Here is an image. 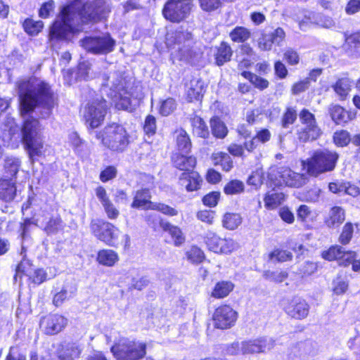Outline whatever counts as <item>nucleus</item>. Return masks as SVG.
<instances>
[{
    "label": "nucleus",
    "instance_id": "1",
    "mask_svg": "<svg viewBox=\"0 0 360 360\" xmlns=\"http://www.w3.org/2000/svg\"><path fill=\"white\" fill-rule=\"evenodd\" d=\"M20 111L24 120L21 128V141L30 158L41 156L45 152L42 128L38 120L30 117L37 105L43 108L41 117H49L56 105V98L47 83L37 78L20 81L18 84Z\"/></svg>",
    "mask_w": 360,
    "mask_h": 360
},
{
    "label": "nucleus",
    "instance_id": "2",
    "mask_svg": "<svg viewBox=\"0 0 360 360\" xmlns=\"http://www.w3.org/2000/svg\"><path fill=\"white\" fill-rule=\"evenodd\" d=\"M110 12V5L105 0L83 3L75 0L64 6L50 29L49 40L65 39L68 35L81 22H97Z\"/></svg>",
    "mask_w": 360,
    "mask_h": 360
},
{
    "label": "nucleus",
    "instance_id": "3",
    "mask_svg": "<svg viewBox=\"0 0 360 360\" xmlns=\"http://www.w3.org/2000/svg\"><path fill=\"white\" fill-rule=\"evenodd\" d=\"M104 85L109 87L108 96L119 110L131 111L143 98L140 87L132 86L131 79L120 72L111 73Z\"/></svg>",
    "mask_w": 360,
    "mask_h": 360
},
{
    "label": "nucleus",
    "instance_id": "4",
    "mask_svg": "<svg viewBox=\"0 0 360 360\" xmlns=\"http://www.w3.org/2000/svg\"><path fill=\"white\" fill-rule=\"evenodd\" d=\"M94 134L103 146L114 152H123L129 144V133L123 125L118 123L109 124L102 131Z\"/></svg>",
    "mask_w": 360,
    "mask_h": 360
},
{
    "label": "nucleus",
    "instance_id": "5",
    "mask_svg": "<svg viewBox=\"0 0 360 360\" xmlns=\"http://www.w3.org/2000/svg\"><path fill=\"white\" fill-rule=\"evenodd\" d=\"M339 155L334 150L319 149L314 152L311 158L303 162L307 172L314 176L329 172L336 167Z\"/></svg>",
    "mask_w": 360,
    "mask_h": 360
},
{
    "label": "nucleus",
    "instance_id": "6",
    "mask_svg": "<svg viewBox=\"0 0 360 360\" xmlns=\"http://www.w3.org/2000/svg\"><path fill=\"white\" fill-rule=\"evenodd\" d=\"M146 344L122 338L110 350L117 360H139L146 354Z\"/></svg>",
    "mask_w": 360,
    "mask_h": 360
},
{
    "label": "nucleus",
    "instance_id": "7",
    "mask_svg": "<svg viewBox=\"0 0 360 360\" xmlns=\"http://www.w3.org/2000/svg\"><path fill=\"white\" fill-rule=\"evenodd\" d=\"M91 233L101 241L115 247L119 243L120 230L112 224L103 219H94L90 224Z\"/></svg>",
    "mask_w": 360,
    "mask_h": 360
},
{
    "label": "nucleus",
    "instance_id": "8",
    "mask_svg": "<svg viewBox=\"0 0 360 360\" xmlns=\"http://www.w3.org/2000/svg\"><path fill=\"white\" fill-rule=\"evenodd\" d=\"M269 178L276 186L285 185L298 188L306 182L304 175L295 172L287 167L271 168Z\"/></svg>",
    "mask_w": 360,
    "mask_h": 360
},
{
    "label": "nucleus",
    "instance_id": "9",
    "mask_svg": "<svg viewBox=\"0 0 360 360\" xmlns=\"http://www.w3.org/2000/svg\"><path fill=\"white\" fill-rule=\"evenodd\" d=\"M107 110V102L103 98H96L89 102L83 112L86 123L91 129L99 127L104 120Z\"/></svg>",
    "mask_w": 360,
    "mask_h": 360
},
{
    "label": "nucleus",
    "instance_id": "10",
    "mask_svg": "<svg viewBox=\"0 0 360 360\" xmlns=\"http://www.w3.org/2000/svg\"><path fill=\"white\" fill-rule=\"evenodd\" d=\"M193 0H169L165 5L164 17L173 22H179L189 15Z\"/></svg>",
    "mask_w": 360,
    "mask_h": 360
},
{
    "label": "nucleus",
    "instance_id": "11",
    "mask_svg": "<svg viewBox=\"0 0 360 360\" xmlns=\"http://www.w3.org/2000/svg\"><path fill=\"white\" fill-rule=\"evenodd\" d=\"M82 46L89 52L106 54L113 51L115 41L108 33L87 37L81 41Z\"/></svg>",
    "mask_w": 360,
    "mask_h": 360
},
{
    "label": "nucleus",
    "instance_id": "12",
    "mask_svg": "<svg viewBox=\"0 0 360 360\" xmlns=\"http://www.w3.org/2000/svg\"><path fill=\"white\" fill-rule=\"evenodd\" d=\"M300 120L302 127L299 131V139L303 141H313L318 139L321 134L314 115L307 109H303L300 112Z\"/></svg>",
    "mask_w": 360,
    "mask_h": 360
},
{
    "label": "nucleus",
    "instance_id": "13",
    "mask_svg": "<svg viewBox=\"0 0 360 360\" xmlns=\"http://www.w3.org/2000/svg\"><path fill=\"white\" fill-rule=\"evenodd\" d=\"M281 306L289 316L296 319L306 318L309 311V306L307 302L298 297L284 299L281 302Z\"/></svg>",
    "mask_w": 360,
    "mask_h": 360
},
{
    "label": "nucleus",
    "instance_id": "14",
    "mask_svg": "<svg viewBox=\"0 0 360 360\" xmlns=\"http://www.w3.org/2000/svg\"><path fill=\"white\" fill-rule=\"evenodd\" d=\"M237 317V312L230 306H220L215 309L213 314L214 326L222 330L230 328L235 324Z\"/></svg>",
    "mask_w": 360,
    "mask_h": 360
},
{
    "label": "nucleus",
    "instance_id": "15",
    "mask_svg": "<svg viewBox=\"0 0 360 360\" xmlns=\"http://www.w3.org/2000/svg\"><path fill=\"white\" fill-rule=\"evenodd\" d=\"M274 340L266 337L242 341V354L266 353L274 348Z\"/></svg>",
    "mask_w": 360,
    "mask_h": 360
},
{
    "label": "nucleus",
    "instance_id": "16",
    "mask_svg": "<svg viewBox=\"0 0 360 360\" xmlns=\"http://www.w3.org/2000/svg\"><path fill=\"white\" fill-rule=\"evenodd\" d=\"M68 323V320L59 314H49L40 321V326L46 334L54 335L60 332Z\"/></svg>",
    "mask_w": 360,
    "mask_h": 360
},
{
    "label": "nucleus",
    "instance_id": "17",
    "mask_svg": "<svg viewBox=\"0 0 360 360\" xmlns=\"http://www.w3.org/2000/svg\"><path fill=\"white\" fill-rule=\"evenodd\" d=\"M96 195L102 205L107 217L110 219H116L120 215V211L110 199L106 190L102 186L96 188Z\"/></svg>",
    "mask_w": 360,
    "mask_h": 360
},
{
    "label": "nucleus",
    "instance_id": "18",
    "mask_svg": "<svg viewBox=\"0 0 360 360\" xmlns=\"http://www.w3.org/2000/svg\"><path fill=\"white\" fill-rule=\"evenodd\" d=\"M202 179L197 172L193 171L183 172L179 176V184L188 191H196L200 188Z\"/></svg>",
    "mask_w": 360,
    "mask_h": 360
},
{
    "label": "nucleus",
    "instance_id": "19",
    "mask_svg": "<svg viewBox=\"0 0 360 360\" xmlns=\"http://www.w3.org/2000/svg\"><path fill=\"white\" fill-rule=\"evenodd\" d=\"M205 92L204 82L199 79H193L187 84L186 96L188 101L200 100Z\"/></svg>",
    "mask_w": 360,
    "mask_h": 360
},
{
    "label": "nucleus",
    "instance_id": "20",
    "mask_svg": "<svg viewBox=\"0 0 360 360\" xmlns=\"http://www.w3.org/2000/svg\"><path fill=\"white\" fill-rule=\"evenodd\" d=\"M328 110L332 120L337 124L347 123L355 117L354 114L345 110L339 105H330Z\"/></svg>",
    "mask_w": 360,
    "mask_h": 360
},
{
    "label": "nucleus",
    "instance_id": "21",
    "mask_svg": "<svg viewBox=\"0 0 360 360\" xmlns=\"http://www.w3.org/2000/svg\"><path fill=\"white\" fill-rule=\"evenodd\" d=\"M82 351V348L78 343L68 342L62 346L58 358L60 360H75L79 357Z\"/></svg>",
    "mask_w": 360,
    "mask_h": 360
},
{
    "label": "nucleus",
    "instance_id": "22",
    "mask_svg": "<svg viewBox=\"0 0 360 360\" xmlns=\"http://www.w3.org/2000/svg\"><path fill=\"white\" fill-rule=\"evenodd\" d=\"M172 162L175 167L184 172L193 171L196 164V160L193 156L176 153L172 156Z\"/></svg>",
    "mask_w": 360,
    "mask_h": 360
},
{
    "label": "nucleus",
    "instance_id": "23",
    "mask_svg": "<svg viewBox=\"0 0 360 360\" xmlns=\"http://www.w3.org/2000/svg\"><path fill=\"white\" fill-rule=\"evenodd\" d=\"M345 219L344 210L340 207H332L325 219V223L329 228H335L339 226Z\"/></svg>",
    "mask_w": 360,
    "mask_h": 360
},
{
    "label": "nucleus",
    "instance_id": "24",
    "mask_svg": "<svg viewBox=\"0 0 360 360\" xmlns=\"http://www.w3.org/2000/svg\"><path fill=\"white\" fill-rule=\"evenodd\" d=\"M160 225L164 231H167L171 235L176 246L181 245L184 243L185 237L180 228L165 221H161Z\"/></svg>",
    "mask_w": 360,
    "mask_h": 360
},
{
    "label": "nucleus",
    "instance_id": "25",
    "mask_svg": "<svg viewBox=\"0 0 360 360\" xmlns=\"http://www.w3.org/2000/svg\"><path fill=\"white\" fill-rule=\"evenodd\" d=\"M150 194L148 189L138 191L134 196L131 207L134 208L143 207L150 209L155 203L150 202Z\"/></svg>",
    "mask_w": 360,
    "mask_h": 360
},
{
    "label": "nucleus",
    "instance_id": "26",
    "mask_svg": "<svg viewBox=\"0 0 360 360\" xmlns=\"http://www.w3.org/2000/svg\"><path fill=\"white\" fill-rule=\"evenodd\" d=\"M346 49L354 57H360V31L354 32L346 39Z\"/></svg>",
    "mask_w": 360,
    "mask_h": 360
},
{
    "label": "nucleus",
    "instance_id": "27",
    "mask_svg": "<svg viewBox=\"0 0 360 360\" xmlns=\"http://www.w3.org/2000/svg\"><path fill=\"white\" fill-rule=\"evenodd\" d=\"M212 160L214 165H221L222 169L225 172H229L233 167L232 159L226 153L214 152L212 155Z\"/></svg>",
    "mask_w": 360,
    "mask_h": 360
},
{
    "label": "nucleus",
    "instance_id": "28",
    "mask_svg": "<svg viewBox=\"0 0 360 360\" xmlns=\"http://www.w3.org/2000/svg\"><path fill=\"white\" fill-rule=\"evenodd\" d=\"M119 260L117 253L112 250H102L98 252L97 261L99 264L112 266Z\"/></svg>",
    "mask_w": 360,
    "mask_h": 360
},
{
    "label": "nucleus",
    "instance_id": "29",
    "mask_svg": "<svg viewBox=\"0 0 360 360\" xmlns=\"http://www.w3.org/2000/svg\"><path fill=\"white\" fill-rule=\"evenodd\" d=\"M175 134L178 150L188 154L191 148V142L188 134L182 129L176 130Z\"/></svg>",
    "mask_w": 360,
    "mask_h": 360
},
{
    "label": "nucleus",
    "instance_id": "30",
    "mask_svg": "<svg viewBox=\"0 0 360 360\" xmlns=\"http://www.w3.org/2000/svg\"><path fill=\"white\" fill-rule=\"evenodd\" d=\"M352 86V82L349 79L342 78L335 82L333 86V89L340 98L344 100L351 91Z\"/></svg>",
    "mask_w": 360,
    "mask_h": 360
},
{
    "label": "nucleus",
    "instance_id": "31",
    "mask_svg": "<svg viewBox=\"0 0 360 360\" xmlns=\"http://www.w3.org/2000/svg\"><path fill=\"white\" fill-rule=\"evenodd\" d=\"M285 200V195L283 193L269 192L264 198V206L268 210H274Z\"/></svg>",
    "mask_w": 360,
    "mask_h": 360
},
{
    "label": "nucleus",
    "instance_id": "32",
    "mask_svg": "<svg viewBox=\"0 0 360 360\" xmlns=\"http://www.w3.org/2000/svg\"><path fill=\"white\" fill-rule=\"evenodd\" d=\"M16 189L14 183L8 180L0 182V199L5 201L12 200L15 195Z\"/></svg>",
    "mask_w": 360,
    "mask_h": 360
},
{
    "label": "nucleus",
    "instance_id": "33",
    "mask_svg": "<svg viewBox=\"0 0 360 360\" xmlns=\"http://www.w3.org/2000/svg\"><path fill=\"white\" fill-rule=\"evenodd\" d=\"M193 127V132L197 136L206 139L209 136V129L204 120L198 116L194 117L191 120Z\"/></svg>",
    "mask_w": 360,
    "mask_h": 360
},
{
    "label": "nucleus",
    "instance_id": "34",
    "mask_svg": "<svg viewBox=\"0 0 360 360\" xmlns=\"http://www.w3.org/2000/svg\"><path fill=\"white\" fill-rule=\"evenodd\" d=\"M242 223V217L238 213L227 212L223 216L222 225L228 230H235Z\"/></svg>",
    "mask_w": 360,
    "mask_h": 360
},
{
    "label": "nucleus",
    "instance_id": "35",
    "mask_svg": "<svg viewBox=\"0 0 360 360\" xmlns=\"http://www.w3.org/2000/svg\"><path fill=\"white\" fill-rule=\"evenodd\" d=\"M210 127L213 136L217 139H224L227 135V127L219 117L210 120Z\"/></svg>",
    "mask_w": 360,
    "mask_h": 360
},
{
    "label": "nucleus",
    "instance_id": "36",
    "mask_svg": "<svg viewBox=\"0 0 360 360\" xmlns=\"http://www.w3.org/2000/svg\"><path fill=\"white\" fill-rule=\"evenodd\" d=\"M221 240V238L211 231H208L204 236V241L207 248L215 253L220 252Z\"/></svg>",
    "mask_w": 360,
    "mask_h": 360
},
{
    "label": "nucleus",
    "instance_id": "37",
    "mask_svg": "<svg viewBox=\"0 0 360 360\" xmlns=\"http://www.w3.org/2000/svg\"><path fill=\"white\" fill-rule=\"evenodd\" d=\"M232 56V50L231 46L222 42L218 48L217 53L216 56V63L218 65H222L225 63L229 61Z\"/></svg>",
    "mask_w": 360,
    "mask_h": 360
},
{
    "label": "nucleus",
    "instance_id": "38",
    "mask_svg": "<svg viewBox=\"0 0 360 360\" xmlns=\"http://www.w3.org/2000/svg\"><path fill=\"white\" fill-rule=\"evenodd\" d=\"M233 287L234 285L231 282H219L215 285L212 295L216 298H224L233 290Z\"/></svg>",
    "mask_w": 360,
    "mask_h": 360
},
{
    "label": "nucleus",
    "instance_id": "39",
    "mask_svg": "<svg viewBox=\"0 0 360 360\" xmlns=\"http://www.w3.org/2000/svg\"><path fill=\"white\" fill-rule=\"evenodd\" d=\"M234 42H244L250 37V32L244 27H236L229 34Z\"/></svg>",
    "mask_w": 360,
    "mask_h": 360
},
{
    "label": "nucleus",
    "instance_id": "40",
    "mask_svg": "<svg viewBox=\"0 0 360 360\" xmlns=\"http://www.w3.org/2000/svg\"><path fill=\"white\" fill-rule=\"evenodd\" d=\"M344 249L340 245H333L322 252V257L328 261L338 260L340 262Z\"/></svg>",
    "mask_w": 360,
    "mask_h": 360
},
{
    "label": "nucleus",
    "instance_id": "41",
    "mask_svg": "<svg viewBox=\"0 0 360 360\" xmlns=\"http://www.w3.org/2000/svg\"><path fill=\"white\" fill-rule=\"evenodd\" d=\"M42 21H34L32 19H26L23 23L25 31L30 35H37L43 28Z\"/></svg>",
    "mask_w": 360,
    "mask_h": 360
},
{
    "label": "nucleus",
    "instance_id": "42",
    "mask_svg": "<svg viewBox=\"0 0 360 360\" xmlns=\"http://www.w3.org/2000/svg\"><path fill=\"white\" fill-rule=\"evenodd\" d=\"M243 76L248 79L256 88H258L261 90L264 89L268 87L269 82L262 78L256 75H254L250 72H243L242 73Z\"/></svg>",
    "mask_w": 360,
    "mask_h": 360
},
{
    "label": "nucleus",
    "instance_id": "43",
    "mask_svg": "<svg viewBox=\"0 0 360 360\" xmlns=\"http://www.w3.org/2000/svg\"><path fill=\"white\" fill-rule=\"evenodd\" d=\"M187 259L192 263H200L205 259L204 252L197 246L191 247L186 252Z\"/></svg>",
    "mask_w": 360,
    "mask_h": 360
},
{
    "label": "nucleus",
    "instance_id": "44",
    "mask_svg": "<svg viewBox=\"0 0 360 360\" xmlns=\"http://www.w3.org/2000/svg\"><path fill=\"white\" fill-rule=\"evenodd\" d=\"M62 228V220L60 217H51L46 222L44 230L47 234H53L57 233Z\"/></svg>",
    "mask_w": 360,
    "mask_h": 360
},
{
    "label": "nucleus",
    "instance_id": "45",
    "mask_svg": "<svg viewBox=\"0 0 360 360\" xmlns=\"http://www.w3.org/2000/svg\"><path fill=\"white\" fill-rule=\"evenodd\" d=\"M224 191L227 195H236L244 191V184L239 180H232L224 186Z\"/></svg>",
    "mask_w": 360,
    "mask_h": 360
},
{
    "label": "nucleus",
    "instance_id": "46",
    "mask_svg": "<svg viewBox=\"0 0 360 360\" xmlns=\"http://www.w3.org/2000/svg\"><path fill=\"white\" fill-rule=\"evenodd\" d=\"M20 166L19 159L13 157L7 158L5 160L4 167L8 174L11 176H15Z\"/></svg>",
    "mask_w": 360,
    "mask_h": 360
},
{
    "label": "nucleus",
    "instance_id": "47",
    "mask_svg": "<svg viewBox=\"0 0 360 360\" xmlns=\"http://www.w3.org/2000/svg\"><path fill=\"white\" fill-rule=\"evenodd\" d=\"M238 248V244L232 238H221L220 254H229Z\"/></svg>",
    "mask_w": 360,
    "mask_h": 360
},
{
    "label": "nucleus",
    "instance_id": "48",
    "mask_svg": "<svg viewBox=\"0 0 360 360\" xmlns=\"http://www.w3.org/2000/svg\"><path fill=\"white\" fill-rule=\"evenodd\" d=\"M264 277L272 282L281 283L287 278L288 274L283 271H266L264 274Z\"/></svg>",
    "mask_w": 360,
    "mask_h": 360
},
{
    "label": "nucleus",
    "instance_id": "49",
    "mask_svg": "<svg viewBox=\"0 0 360 360\" xmlns=\"http://www.w3.org/2000/svg\"><path fill=\"white\" fill-rule=\"evenodd\" d=\"M333 140L335 145L343 147L349 143L351 139L349 132L345 130H340L335 132Z\"/></svg>",
    "mask_w": 360,
    "mask_h": 360
},
{
    "label": "nucleus",
    "instance_id": "50",
    "mask_svg": "<svg viewBox=\"0 0 360 360\" xmlns=\"http://www.w3.org/2000/svg\"><path fill=\"white\" fill-rule=\"evenodd\" d=\"M292 257V253L287 250H275L270 255L269 258L273 261L286 262L291 260Z\"/></svg>",
    "mask_w": 360,
    "mask_h": 360
},
{
    "label": "nucleus",
    "instance_id": "51",
    "mask_svg": "<svg viewBox=\"0 0 360 360\" xmlns=\"http://www.w3.org/2000/svg\"><path fill=\"white\" fill-rule=\"evenodd\" d=\"M354 226L351 223H347L343 226L342 231L340 236L339 241L342 245L348 244L353 235Z\"/></svg>",
    "mask_w": 360,
    "mask_h": 360
},
{
    "label": "nucleus",
    "instance_id": "52",
    "mask_svg": "<svg viewBox=\"0 0 360 360\" xmlns=\"http://www.w3.org/2000/svg\"><path fill=\"white\" fill-rule=\"evenodd\" d=\"M15 271V280H17L18 276L21 277L22 274L31 276L32 268L30 262L25 259L22 260L17 266Z\"/></svg>",
    "mask_w": 360,
    "mask_h": 360
},
{
    "label": "nucleus",
    "instance_id": "53",
    "mask_svg": "<svg viewBox=\"0 0 360 360\" xmlns=\"http://www.w3.org/2000/svg\"><path fill=\"white\" fill-rule=\"evenodd\" d=\"M264 174L262 169H258L253 172L248 179V184L255 186L256 188L259 187L264 181Z\"/></svg>",
    "mask_w": 360,
    "mask_h": 360
},
{
    "label": "nucleus",
    "instance_id": "54",
    "mask_svg": "<svg viewBox=\"0 0 360 360\" xmlns=\"http://www.w3.org/2000/svg\"><path fill=\"white\" fill-rule=\"evenodd\" d=\"M176 108L175 101L172 98H167L161 103L160 113L163 116H167Z\"/></svg>",
    "mask_w": 360,
    "mask_h": 360
},
{
    "label": "nucleus",
    "instance_id": "55",
    "mask_svg": "<svg viewBox=\"0 0 360 360\" xmlns=\"http://www.w3.org/2000/svg\"><path fill=\"white\" fill-rule=\"evenodd\" d=\"M297 219L302 223H307L311 218V210L306 205H300L297 210Z\"/></svg>",
    "mask_w": 360,
    "mask_h": 360
},
{
    "label": "nucleus",
    "instance_id": "56",
    "mask_svg": "<svg viewBox=\"0 0 360 360\" xmlns=\"http://www.w3.org/2000/svg\"><path fill=\"white\" fill-rule=\"evenodd\" d=\"M150 209L158 210L165 214L172 217L176 216L178 214V211L176 210L163 203H155L150 207Z\"/></svg>",
    "mask_w": 360,
    "mask_h": 360
},
{
    "label": "nucleus",
    "instance_id": "57",
    "mask_svg": "<svg viewBox=\"0 0 360 360\" xmlns=\"http://www.w3.org/2000/svg\"><path fill=\"white\" fill-rule=\"evenodd\" d=\"M143 130L145 133L150 136L153 135L156 131V120L153 115H148L145 120Z\"/></svg>",
    "mask_w": 360,
    "mask_h": 360
},
{
    "label": "nucleus",
    "instance_id": "58",
    "mask_svg": "<svg viewBox=\"0 0 360 360\" xmlns=\"http://www.w3.org/2000/svg\"><path fill=\"white\" fill-rule=\"evenodd\" d=\"M215 212L211 210H200L197 212L196 217L198 220L207 224H212L214 219Z\"/></svg>",
    "mask_w": 360,
    "mask_h": 360
},
{
    "label": "nucleus",
    "instance_id": "59",
    "mask_svg": "<svg viewBox=\"0 0 360 360\" xmlns=\"http://www.w3.org/2000/svg\"><path fill=\"white\" fill-rule=\"evenodd\" d=\"M219 198V192H211L203 197L202 202L205 206L214 207L217 205Z\"/></svg>",
    "mask_w": 360,
    "mask_h": 360
},
{
    "label": "nucleus",
    "instance_id": "60",
    "mask_svg": "<svg viewBox=\"0 0 360 360\" xmlns=\"http://www.w3.org/2000/svg\"><path fill=\"white\" fill-rule=\"evenodd\" d=\"M297 118L296 110L292 108H288L285 112L282 119V125L283 127H288L290 124H293Z\"/></svg>",
    "mask_w": 360,
    "mask_h": 360
},
{
    "label": "nucleus",
    "instance_id": "61",
    "mask_svg": "<svg viewBox=\"0 0 360 360\" xmlns=\"http://www.w3.org/2000/svg\"><path fill=\"white\" fill-rule=\"evenodd\" d=\"M184 34L181 32H170L166 35V43L168 46L175 44H181Z\"/></svg>",
    "mask_w": 360,
    "mask_h": 360
},
{
    "label": "nucleus",
    "instance_id": "62",
    "mask_svg": "<svg viewBox=\"0 0 360 360\" xmlns=\"http://www.w3.org/2000/svg\"><path fill=\"white\" fill-rule=\"evenodd\" d=\"M358 258L357 254L356 252L354 251H347L346 252L344 249L342 255L341 257V259L340 260V265H342L345 266H347L349 264H352V263Z\"/></svg>",
    "mask_w": 360,
    "mask_h": 360
},
{
    "label": "nucleus",
    "instance_id": "63",
    "mask_svg": "<svg viewBox=\"0 0 360 360\" xmlns=\"http://www.w3.org/2000/svg\"><path fill=\"white\" fill-rule=\"evenodd\" d=\"M200 8L205 11H212L221 6L219 0H199Z\"/></svg>",
    "mask_w": 360,
    "mask_h": 360
},
{
    "label": "nucleus",
    "instance_id": "64",
    "mask_svg": "<svg viewBox=\"0 0 360 360\" xmlns=\"http://www.w3.org/2000/svg\"><path fill=\"white\" fill-rule=\"evenodd\" d=\"M284 59L289 65H297L300 61V57L297 51L292 49H287L284 52Z\"/></svg>",
    "mask_w": 360,
    "mask_h": 360
}]
</instances>
